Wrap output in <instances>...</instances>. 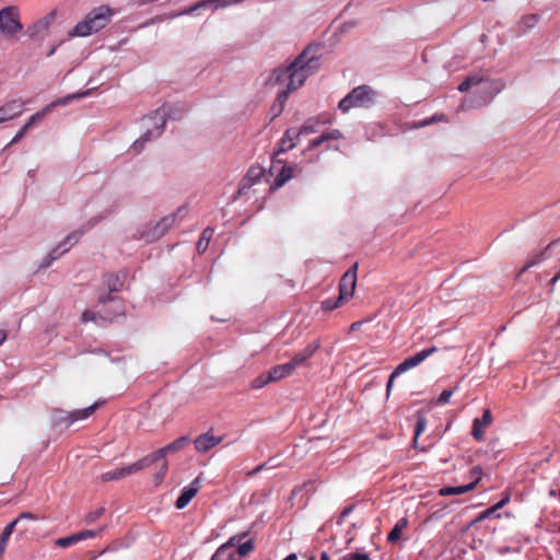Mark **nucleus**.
<instances>
[{
    "label": "nucleus",
    "instance_id": "8fccbe9b",
    "mask_svg": "<svg viewBox=\"0 0 560 560\" xmlns=\"http://www.w3.org/2000/svg\"><path fill=\"white\" fill-rule=\"evenodd\" d=\"M82 319H83L84 322L95 320V314H94L93 312L85 311V312L82 314Z\"/></svg>",
    "mask_w": 560,
    "mask_h": 560
},
{
    "label": "nucleus",
    "instance_id": "c03bdc74",
    "mask_svg": "<svg viewBox=\"0 0 560 560\" xmlns=\"http://www.w3.org/2000/svg\"><path fill=\"white\" fill-rule=\"evenodd\" d=\"M453 394H454V390H452V389L443 390L438 399V402L439 404L448 402Z\"/></svg>",
    "mask_w": 560,
    "mask_h": 560
},
{
    "label": "nucleus",
    "instance_id": "aec40b11",
    "mask_svg": "<svg viewBox=\"0 0 560 560\" xmlns=\"http://www.w3.org/2000/svg\"><path fill=\"white\" fill-rule=\"evenodd\" d=\"M222 441V438H217L210 433L199 435L195 441V447L198 452L205 453Z\"/></svg>",
    "mask_w": 560,
    "mask_h": 560
},
{
    "label": "nucleus",
    "instance_id": "dca6fc26",
    "mask_svg": "<svg viewBox=\"0 0 560 560\" xmlns=\"http://www.w3.org/2000/svg\"><path fill=\"white\" fill-rule=\"evenodd\" d=\"M318 348L319 341L314 340L313 342L307 345L303 350L295 353L291 361H289L290 365H292V369L295 371L298 368L303 366Z\"/></svg>",
    "mask_w": 560,
    "mask_h": 560
},
{
    "label": "nucleus",
    "instance_id": "2eb2a0df",
    "mask_svg": "<svg viewBox=\"0 0 560 560\" xmlns=\"http://www.w3.org/2000/svg\"><path fill=\"white\" fill-rule=\"evenodd\" d=\"M200 482H201V477L198 476L197 478H195L192 480V482L188 487H185L182 490V493H180V495L178 497V499L176 500V503H175L176 509L182 510L185 506H187V504L191 501V499L199 491Z\"/></svg>",
    "mask_w": 560,
    "mask_h": 560
},
{
    "label": "nucleus",
    "instance_id": "37998d69",
    "mask_svg": "<svg viewBox=\"0 0 560 560\" xmlns=\"http://www.w3.org/2000/svg\"><path fill=\"white\" fill-rule=\"evenodd\" d=\"M244 536H245V534H242L238 536H233L222 546H226L228 550H232V547L236 546L237 544L240 545V542Z\"/></svg>",
    "mask_w": 560,
    "mask_h": 560
},
{
    "label": "nucleus",
    "instance_id": "c9c22d12",
    "mask_svg": "<svg viewBox=\"0 0 560 560\" xmlns=\"http://www.w3.org/2000/svg\"><path fill=\"white\" fill-rule=\"evenodd\" d=\"M254 549L252 540H246L238 545L237 553L240 557L247 556Z\"/></svg>",
    "mask_w": 560,
    "mask_h": 560
},
{
    "label": "nucleus",
    "instance_id": "a211bd4d",
    "mask_svg": "<svg viewBox=\"0 0 560 560\" xmlns=\"http://www.w3.org/2000/svg\"><path fill=\"white\" fill-rule=\"evenodd\" d=\"M271 172H277L271 189L282 187L287 182H289L293 177L294 174L293 167L279 165L278 168L277 163H273V165L271 166Z\"/></svg>",
    "mask_w": 560,
    "mask_h": 560
},
{
    "label": "nucleus",
    "instance_id": "338daca9",
    "mask_svg": "<svg viewBox=\"0 0 560 560\" xmlns=\"http://www.w3.org/2000/svg\"><path fill=\"white\" fill-rule=\"evenodd\" d=\"M556 494H557L556 490H550V491H549V495H550V497H556Z\"/></svg>",
    "mask_w": 560,
    "mask_h": 560
},
{
    "label": "nucleus",
    "instance_id": "5fc2aeb1",
    "mask_svg": "<svg viewBox=\"0 0 560 560\" xmlns=\"http://www.w3.org/2000/svg\"><path fill=\"white\" fill-rule=\"evenodd\" d=\"M393 382H394V378H392V375L389 376V380L387 382V385H386V392H387V395H389V392L393 387Z\"/></svg>",
    "mask_w": 560,
    "mask_h": 560
},
{
    "label": "nucleus",
    "instance_id": "774afa93",
    "mask_svg": "<svg viewBox=\"0 0 560 560\" xmlns=\"http://www.w3.org/2000/svg\"><path fill=\"white\" fill-rule=\"evenodd\" d=\"M350 512H351V509L349 508V509H346V510L343 511V513H342V514H343V515H347V514H349Z\"/></svg>",
    "mask_w": 560,
    "mask_h": 560
},
{
    "label": "nucleus",
    "instance_id": "5701e85b",
    "mask_svg": "<svg viewBox=\"0 0 560 560\" xmlns=\"http://www.w3.org/2000/svg\"><path fill=\"white\" fill-rule=\"evenodd\" d=\"M294 372L292 369V365H290L289 362L280 365H276L269 371V378L272 380V382L280 381L289 375H291Z\"/></svg>",
    "mask_w": 560,
    "mask_h": 560
},
{
    "label": "nucleus",
    "instance_id": "a19ab883",
    "mask_svg": "<svg viewBox=\"0 0 560 560\" xmlns=\"http://www.w3.org/2000/svg\"><path fill=\"white\" fill-rule=\"evenodd\" d=\"M538 18L537 15H527L524 16L521 21V24L525 30L532 28L537 24Z\"/></svg>",
    "mask_w": 560,
    "mask_h": 560
},
{
    "label": "nucleus",
    "instance_id": "f3484780",
    "mask_svg": "<svg viewBox=\"0 0 560 560\" xmlns=\"http://www.w3.org/2000/svg\"><path fill=\"white\" fill-rule=\"evenodd\" d=\"M492 421H493V419H492L490 410L486 409L483 411L481 419L476 418L472 421V430H471L472 438L477 441H482L483 440V428L489 427L492 423Z\"/></svg>",
    "mask_w": 560,
    "mask_h": 560
},
{
    "label": "nucleus",
    "instance_id": "cd10ccee",
    "mask_svg": "<svg viewBox=\"0 0 560 560\" xmlns=\"http://www.w3.org/2000/svg\"><path fill=\"white\" fill-rule=\"evenodd\" d=\"M199 9H210L211 10L210 0H201V1L197 2L196 4L173 14V16L191 15Z\"/></svg>",
    "mask_w": 560,
    "mask_h": 560
},
{
    "label": "nucleus",
    "instance_id": "69168bd1",
    "mask_svg": "<svg viewBox=\"0 0 560 560\" xmlns=\"http://www.w3.org/2000/svg\"><path fill=\"white\" fill-rule=\"evenodd\" d=\"M341 560H353V555L345 556Z\"/></svg>",
    "mask_w": 560,
    "mask_h": 560
},
{
    "label": "nucleus",
    "instance_id": "6e6552de",
    "mask_svg": "<svg viewBox=\"0 0 560 560\" xmlns=\"http://www.w3.org/2000/svg\"><path fill=\"white\" fill-rule=\"evenodd\" d=\"M23 28L19 21V13L14 7L0 10V30L5 35H13Z\"/></svg>",
    "mask_w": 560,
    "mask_h": 560
},
{
    "label": "nucleus",
    "instance_id": "09e8293b",
    "mask_svg": "<svg viewBox=\"0 0 560 560\" xmlns=\"http://www.w3.org/2000/svg\"><path fill=\"white\" fill-rule=\"evenodd\" d=\"M118 208V205L116 202H113L108 209L104 211V213L101 215V219L106 218L110 214H113Z\"/></svg>",
    "mask_w": 560,
    "mask_h": 560
},
{
    "label": "nucleus",
    "instance_id": "0eeeda50",
    "mask_svg": "<svg viewBox=\"0 0 560 560\" xmlns=\"http://www.w3.org/2000/svg\"><path fill=\"white\" fill-rule=\"evenodd\" d=\"M98 407V404L95 402L86 408L78 409L73 411H63V410H55L51 416V421L54 425H60L65 423L69 425L78 420L88 419Z\"/></svg>",
    "mask_w": 560,
    "mask_h": 560
},
{
    "label": "nucleus",
    "instance_id": "f8f14e48",
    "mask_svg": "<svg viewBox=\"0 0 560 560\" xmlns=\"http://www.w3.org/2000/svg\"><path fill=\"white\" fill-rule=\"evenodd\" d=\"M358 264H354L340 279L338 301H347L352 296L357 284Z\"/></svg>",
    "mask_w": 560,
    "mask_h": 560
},
{
    "label": "nucleus",
    "instance_id": "9b49d317",
    "mask_svg": "<svg viewBox=\"0 0 560 560\" xmlns=\"http://www.w3.org/2000/svg\"><path fill=\"white\" fill-rule=\"evenodd\" d=\"M436 347H431V348H428V349H423L419 352H417L416 354H413L412 357H409L407 358L406 360H404L401 363H399L397 365V368L394 370V372L392 373V378H395L397 377L398 375L407 372L408 370L410 369H413L416 366H418L420 363H422L427 358H429L431 354H433L434 352H436Z\"/></svg>",
    "mask_w": 560,
    "mask_h": 560
},
{
    "label": "nucleus",
    "instance_id": "bb28decb",
    "mask_svg": "<svg viewBox=\"0 0 560 560\" xmlns=\"http://www.w3.org/2000/svg\"><path fill=\"white\" fill-rule=\"evenodd\" d=\"M50 113L49 110V107H47V105L42 108L40 110L36 112L35 114H33L28 120L25 122L24 125V130H28L31 129L34 125L40 122L46 115H48Z\"/></svg>",
    "mask_w": 560,
    "mask_h": 560
},
{
    "label": "nucleus",
    "instance_id": "6e6d98bb",
    "mask_svg": "<svg viewBox=\"0 0 560 560\" xmlns=\"http://www.w3.org/2000/svg\"><path fill=\"white\" fill-rule=\"evenodd\" d=\"M7 547V541L0 538V556L4 552Z\"/></svg>",
    "mask_w": 560,
    "mask_h": 560
},
{
    "label": "nucleus",
    "instance_id": "0e129e2a",
    "mask_svg": "<svg viewBox=\"0 0 560 560\" xmlns=\"http://www.w3.org/2000/svg\"><path fill=\"white\" fill-rule=\"evenodd\" d=\"M320 560H329L328 555H327L326 552H323V553L320 555Z\"/></svg>",
    "mask_w": 560,
    "mask_h": 560
},
{
    "label": "nucleus",
    "instance_id": "39448f33",
    "mask_svg": "<svg viewBox=\"0 0 560 560\" xmlns=\"http://www.w3.org/2000/svg\"><path fill=\"white\" fill-rule=\"evenodd\" d=\"M476 86L477 93L483 96L485 101L491 100L498 93H500L504 83L501 80L490 79L482 72H476L469 74L458 86L460 92H467L469 89Z\"/></svg>",
    "mask_w": 560,
    "mask_h": 560
},
{
    "label": "nucleus",
    "instance_id": "393cba45",
    "mask_svg": "<svg viewBox=\"0 0 560 560\" xmlns=\"http://www.w3.org/2000/svg\"><path fill=\"white\" fill-rule=\"evenodd\" d=\"M89 93H90V91L68 94V95H66L63 97L55 100L54 102L48 104L47 107H49V110L51 112L55 107H57V106H66V105L70 104L72 101H74V100H79V98L85 97L86 95H89Z\"/></svg>",
    "mask_w": 560,
    "mask_h": 560
},
{
    "label": "nucleus",
    "instance_id": "49530a36",
    "mask_svg": "<svg viewBox=\"0 0 560 560\" xmlns=\"http://www.w3.org/2000/svg\"><path fill=\"white\" fill-rule=\"evenodd\" d=\"M27 132V130H24V126L16 132V135L11 140L10 144L19 142Z\"/></svg>",
    "mask_w": 560,
    "mask_h": 560
},
{
    "label": "nucleus",
    "instance_id": "f704fd0d",
    "mask_svg": "<svg viewBox=\"0 0 560 560\" xmlns=\"http://www.w3.org/2000/svg\"><path fill=\"white\" fill-rule=\"evenodd\" d=\"M506 501L508 500H501L499 503H497L492 508H490V509L483 511L482 513H480V515L478 516V521L485 520V518L490 517L491 515H493L497 510H499L500 508H502L506 503Z\"/></svg>",
    "mask_w": 560,
    "mask_h": 560
},
{
    "label": "nucleus",
    "instance_id": "7ed1b4c3",
    "mask_svg": "<svg viewBox=\"0 0 560 560\" xmlns=\"http://www.w3.org/2000/svg\"><path fill=\"white\" fill-rule=\"evenodd\" d=\"M185 213V208H178L176 212L165 215L156 222H149L137 230L135 238L142 240L145 243H153L174 226L178 219H183Z\"/></svg>",
    "mask_w": 560,
    "mask_h": 560
},
{
    "label": "nucleus",
    "instance_id": "ddd939ff",
    "mask_svg": "<svg viewBox=\"0 0 560 560\" xmlns=\"http://www.w3.org/2000/svg\"><path fill=\"white\" fill-rule=\"evenodd\" d=\"M147 467L148 466H147L144 459L141 458L126 467H121V468L114 469L112 471L104 472L101 478L103 481L119 480V479L126 478L127 476L136 474Z\"/></svg>",
    "mask_w": 560,
    "mask_h": 560
},
{
    "label": "nucleus",
    "instance_id": "13d9d810",
    "mask_svg": "<svg viewBox=\"0 0 560 560\" xmlns=\"http://www.w3.org/2000/svg\"><path fill=\"white\" fill-rule=\"evenodd\" d=\"M560 280V270L556 273V276L551 279V284H555Z\"/></svg>",
    "mask_w": 560,
    "mask_h": 560
},
{
    "label": "nucleus",
    "instance_id": "680f3d73",
    "mask_svg": "<svg viewBox=\"0 0 560 560\" xmlns=\"http://www.w3.org/2000/svg\"><path fill=\"white\" fill-rule=\"evenodd\" d=\"M435 120H436L435 117H432L431 119L423 121L421 124V126H427V125H429V124H431L432 121H435Z\"/></svg>",
    "mask_w": 560,
    "mask_h": 560
},
{
    "label": "nucleus",
    "instance_id": "3c124183",
    "mask_svg": "<svg viewBox=\"0 0 560 560\" xmlns=\"http://www.w3.org/2000/svg\"><path fill=\"white\" fill-rule=\"evenodd\" d=\"M353 560H370V558L365 553H355Z\"/></svg>",
    "mask_w": 560,
    "mask_h": 560
},
{
    "label": "nucleus",
    "instance_id": "4468645a",
    "mask_svg": "<svg viewBox=\"0 0 560 560\" xmlns=\"http://www.w3.org/2000/svg\"><path fill=\"white\" fill-rule=\"evenodd\" d=\"M25 102L12 100L0 106V124L20 117L24 112Z\"/></svg>",
    "mask_w": 560,
    "mask_h": 560
},
{
    "label": "nucleus",
    "instance_id": "e433bc0d",
    "mask_svg": "<svg viewBox=\"0 0 560 560\" xmlns=\"http://www.w3.org/2000/svg\"><path fill=\"white\" fill-rule=\"evenodd\" d=\"M122 281L118 276H110L108 279V288L110 292H117L121 289Z\"/></svg>",
    "mask_w": 560,
    "mask_h": 560
},
{
    "label": "nucleus",
    "instance_id": "c756f323",
    "mask_svg": "<svg viewBox=\"0 0 560 560\" xmlns=\"http://www.w3.org/2000/svg\"><path fill=\"white\" fill-rule=\"evenodd\" d=\"M211 560H235V558L232 550H228L226 546H221L218 548Z\"/></svg>",
    "mask_w": 560,
    "mask_h": 560
},
{
    "label": "nucleus",
    "instance_id": "a878e982",
    "mask_svg": "<svg viewBox=\"0 0 560 560\" xmlns=\"http://www.w3.org/2000/svg\"><path fill=\"white\" fill-rule=\"evenodd\" d=\"M214 230L212 228H207L201 233L200 238L197 242V250L201 254L206 252L209 246L210 240L212 238Z\"/></svg>",
    "mask_w": 560,
    "mask_h": 560
},
{
    "label": "nucleus",
    "instance_id": "423d86ee",
    "mask_svg": "<svg viewBox=\"0 0 560 560\" xmlns=\"http://www.w3.org/2000/svg\"><path fill=\"white\" fill-rule=\"evenodd\" d=\"M376 101V92L368 86L360 85L354 88L348 95L339 102V109L348 113L351 108L369 107Z\"/></svg>",
    "mask_w": 560,
    "mask_h": 560
},
{
    "label": "nucleus",
    "instance_id": "f257e3e1",
    "mask_svg": "<svg viewBox=\"0 0 560 560\" xmlns=\"http://www.w3.org/2000/svg\"><path fill=\"white\" fill-rule=\"evenodd\" d=\"M320 67L318 57L308 56V50L300 54L289 66L273 69L266 83L270 86L279 85L276 104L272 106L275 116L279 115L289 95L300 89L306 79L314 74Z\"/></svg>",
    "mask_w": 560,
    "mask_h": 560
},
{
    "label": "nucleus",
    "instance_id": "ea45409f",
    "mask_svg": "<svg viewBox=\"0 0 560 560\" xmlns=\"http://www.w3.org/2000/svg\"><path fill=\"white\" fill-rule=\"evenodd\" d=\"M105 512V509L104 508H100L95 511H92L90 513L86 514L85 516V522L88 524H91L93 522H95L97 518H100Z\"/></svg>",
    "mask_w": 560,
    "mask_h": 560
},
{
    "label": "nucleus",
    "instance_id": "4d7b16f0",
    "mask_svg": "<svg viewBox=\"0 0 560 560\" xmlns=\"http://www.w3.org/2000/svg\"><path fill=\"white\" fill-rule=\"evenodd\" d=\"M116 304H117V308H118L117 313L113 316L106 317L105 319L113 320L120 313V305L118 302H116Z\"/></svg>",
    "mask_w": 560,
    "mask_h": 560
},
{
    "label": "nucleus",
    "instance_id": "4be33fe9",
    "mask_svg": "<svg viewBox=\"0 0 560 560\" xmlns=\"http://www.w3.org/2000/svg\"><path fill=\"white\" fill-rule=\"evenodd\" d=\"M477 480L472 481V482H469L467 485H464V486H457V487H443L440 489V494L442 497H448V495H459V494H464L470 490H472L476 485H477Z\"/></svg>",
    "mask_w": 560,
    "mask_h": 560
},
{
    "label": "nucleus",
    "instance_id": "b1692460",
    "mask_svg": "<svg viewBox=\"0 0 560 560\" xmlns=\"http://www.w3.org/2000/svg\"><path fill=\"white\" fill-rule=\"evenodd\" d=\"M24 520L33 521V520H35V516H34L33 514H31V513H22L18 518H15L14 521H12L11 523H9V524L4 527V529H3V532H2V534H1V536H0V538L8 542V540H9V538H10L11 534L13 533V530H14L15 526H16L20 522H22V521H24Z\"/></svg>",
    "mask_w": 560,
    "mask_h": 560
},
{
    "label": "nucleus",
    "instance_id": "20e7f679",
    "mask_svg": "<svg viewBox=\"0 0 560 560\" xmlns=\"http://www.w3.org/2000/svg\"><path fill=\"white\" fill-rule=\"evenodd\" d=\"M112 11L107 7H98L86 14L85 19L77 23L69 32L70 36L85 37L104 28L110 21Z\"/></svg>",
    "mask_w": 560,
    "mask_h": 560
},
{
    "label": "nucleus",
    "instance_id": "864d4df0",
    "mask_svg": "<svg viewBox=\"0 0 560 560\" xmlns=\"http://www.w3.org/2000/svg\"><path fill=\"white\" fill-rule=\"evenodd\" d=\"M265 466H266V464H262V465L257 466L254 470H252V471L249 472V475H250V476L256 475L257 472H259L260 470H262V469L265 468Z\"/></svg>",
    "mask_w": 560,
    "mask_h": 560
},
{
    "label": "nucleus",
    "instance_id": "1a4fd4ad",
    "mask_svg": "<svg viewBox=\"0 0 560 560\" xmlns=\"http://www.w3.org/2000/svg\"><path fill=\"white\" fill-rule=\"evenodd\" d=\"M82 233L80 231H73L70 233L65 240H62L55 248L50 250L48 256L40 264L42 268H47L50 266L52 261L61 257L65 253H67L78 241L80 240Z\"/></svg>",
    "mask_w": 560,
    "mask_h": 560
},
{
    "label": "nucleus",
    "instance_id": "052dcab7",
    "mask_svg": "<svg viewBox=\"0 0 560 560\" xmlns=\"http://www.w3.org/2000/svg\"><path fill=\"white\" fill-rule=\"evenodd\" d=\"M283 560H298V557L295 553H290Z\"/></svg>",
    "mask_w": 560,
    "mask_h": 560
},
{
    "label": "nucleus",
    "instance_id": "c85d7f7f",
    "mask_svg": "<svg viewBox=\"0 0 560 560\" xmlns=\"http://www.w3.org/2000/svg\"><path fill=\"white\" fill-rule=\"evenodd\" d=\"M407 526V520L400 518L388 534V541L396 542L400 539L401 532Z\"/></svg>",
    "mask_w": 560,
    "mask_h": 560
},
{
    "label": "nucleus",
    "instance_id": "de8ad7c7",
    "mask_svg": "<svg viewBox=\"0 0 560 560\" xmlns=\"http://www.w3.org/2000/svg\"><path fill=\"white\" fill-rule=\"evenodd\" d=\"M326 138H325V135L323 133L322 136H319L318 138L314 139L311 141L310 143V148H316L318 145H320L322 143L326 142Z\"/></svg>",
    "mask_w": 560,
    "mask_h": 560
},
{
    "label": "nucleus",
    "instance_id": "4c0bfd02",
    "mask_svg": "<svg viewBox=\"0 0 560 560\" xmlns=\"http://www.w3.org/2000/svg\"><path fill=\"white\" fill-rule=\"evenodd\" d=\"M102 530H103V528H100L98 530L86 529V530L75 533V535H77V537H79L78 541H81V540H84L88 538L96 537Z\"/></svg>",
    "mask_w": 560,
    "mask_h": 560
},
{
    "label": "nucleus",
    "instance_id": "79ce46f5",
    "mask_svg": "<svg viewBox=\"0 0 560 560\" xmlns=\"http://www.w3.org/2000/svg\"><path fill=\"white\" fill-rule=\"evenodd\" d=\"M342 303H343V301H338V299L336 301L328 299V300L323 301L322 307L325 311H331V310L340 306Z\"/></svg>",
    "mask_w": 560,
    "mask_h": 560
},
{
    "label": "nucleus",
    "instance_id": "473e14b6",
    "mask_svg": "<svg viewBox=\"0 0 560 560\" xmlns=\"http://www.w3.org/2000/svg\"><path fill=\"white\" fill-rule=\"evenodd\" d=\"M78 538L79 537H77L75 534L67 536V537H61L56 540V545L59 547H62V548H68L70 546L79 542Z\"/></svg>",
    "mask_w": 560,
    "mask_h": 560
},
{
    "label": "nucleus",
    "instance_id": "a18cd8bd",
    "mask_svg": "<svg viewBox=\"0 0 560 560\" xmlns=\"http://www.w3.org/2000/svg\"><path fill=\"white\" fill-rule=\"evenodd\" d=\"M326 140H338L341 138V132L337 129L329 130L324 132Z\"/></svg>",
    "mask_w": 560,
    "mask_h": 560
},
{
    "label": "nucleus",
    "instance_id": "e2e57ef3",
    "mask_svg": "<svg viewBox=\"0 0 560 560\" xmlns=\"http://www.w3.org/2000/svg\"><path fill=\"white\" fill-rule=\"evenodd\" d=\"M47 25H48V21H43V22H39V24L37 26L45 28V27H47Z\"/></svg>",
    "mask_w": 560,
    "mask_h": 560
},
{
    "label": "nucleus",
    "instance_id": "7c9ffc66",
    "mask_svg": "<svg viewBox=\"0 0 560 560\" xmlns=\"http://www.w3.org/2000/svg\"><path fill=\"white\" fill-rule=\"evenodd\" d=\"M272 380L269 378V372L266 373V374H260L259 376H257L253 383H252V387L255 388V389H260L262 388L264 386H266L267 384L271 383Z\"/></svg>",
    "mask_w": 560,
    "mask_h": 560
},
{
    "label": "nucleus",
    "instance_id": "6ab92c4d",
    "mask_svg": "<svg viewBox=\"0 0 560 560\" xmlns=\"http://www.w3.org/2000/svg\"><path fill=\"white\" fill-rule=\"evenodd\" d=\"M265 171L260 166H253L248 170L246 176L243 178L241 183V187L238 189V195L244 194L245 189L249 188L254 184L258 183L260 178L264 176Z\"/></svg>",
    "mask_w": 560,
    "mask_h": 560
},
{
    "label": "nucleus",
    "instance_id": "58836bf2",
    "mask_svg": "<svg viewBox=\"0 0 560 560\" xmlns=\"http://www.w3.org/2000/svg\"><path fill=\"white\" fill-rule=\"evenodd\" d=\"M299 137L301 135H310L316 131L315 122L312 120L306 121L300 129H296Z\"/></svg>",
    "mask_w": 560,
    "mask_h": 560
},
{
    "label": "nucleus",
    "instance_id": "bf43d9fd",
    "mask_svg": "<svg viewBox=\"0 0 560 560\" xmlns=\"http://www.w3.org/2000/svg\"><path fill=\"white\" fill-rule=\"evenodd\" d=\"M107 300H108V301H112V302H115V299H114V298H112V296H106V298H103V296H102V298H100V302H101V303H105Z\"/></svg>",
    "mask_w": 560,
    "mask_h": 560
},
{
    "label": "nucleus",
    "instance_id": "2f4dec72",
    "mask_svg": "<svg viewBox=\"0 0 560 560\" xmlns=\"http://www.w3.org/2000/svg\"><path fill=\"white\" fill-rule=\"evenodd\" d=\"M167 469H168L167 462L164 459L162 462L159 470L153 476V480H154L155 486H159L163 481V479H164V477H165V475L167 472Z\"/></svg>",
    "mask_w": 560,
    "mask_h": 560
},
{
    "label": "nucleus",
    "instance_id": "72a5a7b5",
    "mask_svg": "<svg viewBox=\"0 0 560 560\" xmlns=\"http://www.w3.org/2000/svg\"><path fill=\"white\" fill-rule=\"evenodd\" d=\"M427 428V419L422 416H419L417 419L416 428H415V439L413 442L416 443L420 434L425 430Z\"/></svg>",
    "mask_w": 560,
    "mask_h": 560
},
{
    "label": "nucleus",
    "instance_id": "9d476101",
    "mask_svg": "<svg viewBox=\"0 0 560 560\" xmlns=\"http://www.w3.org/2000/svg\"><path fill=\"white\" fill-rule=\"evenodd\" d=\"M187 436H180L174 442L167 444L166 446L144 456L143 459L147 466L149 467L159 460H164L167 455L179 452L187 444Z\"/></svg>",
    "mask_w": 560,
    "mask_h": 560
},
{
    "label": "nucleus",
    "instance_id": "f03ea898",
    "mask_svg": "<svg viewBox=\"0 0 560 560\" xmlns=\"http://www.w3.org/2000/svg\"><path fill=\"white\" fill-rule=\"evenodd\" d=\"M166 115L167 112L165 108H159L141 119L140 126L142 133L133 141L130 148L135 153H140L145 143L159 138L163 133L166 124Z\"/></svg>",
    "mask_w": 560,
    "mask_h": 560
},
{
    "label": "nucleus",
    "instance_id": "603ef678",
    "mask_svg": "<svg viewBox=\"0 0 560 560\" xmlns=\"http://www.w3.org/2000/svg\"><path fill=\"white\" fill-rule=\"evenodd\" d=\"M7 340V331L4 329H0V346Z\"/></svg>",
    "mask_w": 560,
    "mask_h": 560
},
{
    "label": "nucleus",
    "instance_id": "412c9836",
    "mask_svg": "<svg viewBox=\"0 0 560 560\" xmlns=\"http://www.w3.org/2000/svg\"><path fill=\"white\" fill-rule=\"evenodd\" d=\"M299 137V132L296 129L291 128L288 129L283 137L281 138L279 149L277 150V154H280L282 152H285L290 149H293L295 147L294 140Z\"/></svg>",
    "mask_w": 560,
    "mask_h": 560
}]
</instances>
